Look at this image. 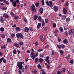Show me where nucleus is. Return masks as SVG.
<instances>
[{
    "label": "nucleus",
    "instance_id": "f257e3e1",
    "mask_svg": "<svg viewBox=\"0 0 74 74\" xmlns=\"http://www.w3.org/2000/svg\"><path fill=\"white\" fill-rule=\"evenodd\" d=\"M23 64H24V62H17V66L18 67L19 70H22V68H23Z\"/></svg>",
    "mask_w": 74,
    "mask_h": 74
},
{
    "label": "nucleus",
    "instance_id": "f03ea898",
    "mask_svg": "<svg viewBox=\"0 0 74 74\" xmlns=\"http://www.w3.org/2000/svg\"><path fill=\"white\" fill-rule=\"evenodd\" d=\"M31 56H30L31 57V58L33 60H34V58H36V56H34L35 54H34V53H33L32 52L30 53Z\"/></svg>",
    "mask_w": 74,
    "mask_h": 74
},
{
    "label": "nucleus",
    "instance_id": "7ed1b4c3",
    "mask_svg": "<svg viewBox=\"0 0 74 74\" xmlns=\"http://www.w3.org/2000/svg\"><path fill=\"white\" fill-rule=\"evenodd\" d=\"M3 16L5 18H9V16L7 13H4L3 15Z\"/></svg>",
    "mask_w": 74,
    "mask_h": 74
},
{
    "label": "nucleus",
    "instance_id": "20e7f679",
    "mask_svg": "<svg viewBox=\"0 0 74 74\" xmlns=\"http://www.w3.org/2000/svg\"><path fill=\"white\" fill-rule=\"evenodd\" d=\"M29 28L27 27H25L24 29V31L25 32H29Z\"/></svg>",
    "mask_w": 74,
    "mask_h": 74
},
{
    "label": "nucleus",
    "instance_id": "39448f33",
    "mask_svg": "<svg viewBox=\"0 0 74 74\" xmlns=\"http://www.w3.org/2000/svg\"><path fill=\"white\" fill-rule=\"evenodd\" d=\"M69 35H70L71 34V33L72 34H74V29H71V30L70 31V32H69Z\"/></svg>",
    "mask_w": 74,
    "mask_h": 74
},
{
    "label": "nucleus",
    "instance_id": "423d86ee",
    "mask_svg": "<svg viewBox=\"0 0 74 74\" xmlns=\"http://www.w3.org/2000/svg\"><path fill=\"white\" fill-rule=\"evenodd\" d=\"M63 42L64 44H67V43H68V40H67V39H66L64 40Z\"/></svg>",
    "mask_w": 74,
    "mask_h": 74
},
{
    "label": "nucleus",
    "instance_id": "0eeeda50",
    "mask_svg": "<svg viewBox=\"0 0 74 74\" xmlns=\"http://www.w3.org/2000/svg\"><path fill=\"white\" fill-rule=\"evenodd\" d=\"M39 12L41 14H42V12H43V8H40L39 10Z\"/></svg>",
    "mask_w": 74,
    "mask_h": 74
},
{
    "label": "nucleus",
    "instance_id": "6e6552de",
    "mask_svg": "<svg viewBox=\"0 0 74 74\" xmlns=\"http://www.w3.org/2000/svg\"><path fill=\"white\" fill-rule=\"evenodd\" d=\"M40 39L42 41H44V38H43V36L42 35H40Z\"/></svg>",
    "mask_w": 74,
    "mask_h": 74
},
{
    "label": "nucleus",
    "instance_id": "1a4fd4ad",
    "mask_svg": "<svg viewBox=\"0 0 74 74\" xmlns=\"http://www.w3.org/2000/svg\"><path fill=\"white\" fill-rule=\"evenodd\" d=\"M7 42H9V43H10L11 42V38H8L7 39Z\"/></svg>",
    "mask_w": 74,
    "mask_h": 74
},
{
    "label": "nucleus",
    "instance_id": "9d476101",
    "mask_svg": "<svg viewBox=\"0 0 74 74\" xmlns=\"http://www.w3.org/2000/svg\"><path fill=\"white\" fill-rule=\"evenodd\" d=\"M49 56H47L45 59V60L46 62H47L48 63H49Z\"/></svg>",
    "mask_w": 74,
    "mask_h": 74
},
{
    "label": "nucleus",
    "instance_id": "9b49d317",
    "mask_svg": "<svg viewBox=\"0 0 74 74\" xmlns=\"http://www.w3.org/2000/svg\"><path fill=\"white\" fill-rule=\"evenodd\" d=\"M35 8L36 7H35V6L34 5V4H33L32 6V11H33V10H34Z\"/></svg>",
    "mask_w": 74,
    "mask_h": 74
},
{
    "label": "nucleus",
    "instance_id": "f8f14e48",
    "mask_svg": "<svg viewBox=\"0 0 74 74\" xmlns=\"http://www.w3.org/2000/svg\"><path fill=\"white\" fill-rule=\"evenodd\" d=\"M21 33H18L16 34V36L17 38H19Z\"/></svg>",
    "mask_w": 74,
    "mask_h": 74
},
{
    "label": "nucleus",
    "instance_id": "ddd939ff",
    "mask_svg": "<svg viewBox=\"0 0 74 74\" xmlns=\"http://www.w3.org/2000/svg\"><path fill=\"white\" fill-rule=\"evenodd\" d=\"M63 12L64 14L65 15H66V14L67 13V10L65 8L64 9H63Z\"/></svg>",
    "mask_w": 74,
    "mask_h": 74
},
{
    "label": "nucleus",
    "instance_id": "4468645a",
    "mask_svg": "<svg viewBox=\"0 0 74 74\" xmlns=\"http://www.w3.org/2000/svg\"><path fill=\"white\" fill-rule=\"evenodd\" d=\"M54 9L56 12H57V11H58V7L56 6H54Z\"/></svg>",
    "mask_w": 74,
    "mask_h": 74
},
{
    "label": "nucleus",
    "instance_id": "2eb2a0df",
    "mask_svg": "<svg viewBox=\"0 0 74 74\" xmlns=\"http://www.w3.org/2000/svg\"><path fill=\"white\" fill-rule=\"evenodd\" d=\"M70 18L69 17H68L66 19V22L67 23H68L69 22H70Z\"/></svg>",
    "mask_w": 74,
    "mask_h": 74
},
{
    "label": "nucleus",
    "instance_id": "dca6fc26",
    "mask_svg": "<svg viewBox=\"0 0 74 74\" xmlns=\"http://www.w3.org/2000/svg\"><path fill=\"white\" fill-rule=\"evenodd\" d=\"M15 29L16 30V31H20L21 29H20V28L18 27H17L15 28Z\"/></svg>",
    "mask_w": 74,
    "mask_h": 74
},
{
    "label": "nucleus",
    "instance_id": "f3484780",
    "mask_svg": "<svg viewBox=\"0 0 74 74\" xmlns=\"http://www.w3.org/2000/svg\"><path fill=\"white\" fill-rule=\"evenodd\" d=\"M41 23H39L37 26V29L39 28V27H41Z\"/></svg>",
    "mask_w": 74,
    "mask_h": 74
},
{
    "label": "nucleus",
    "instance_id": "a211bd4d",
    "mask_svg": "<svg viewBox=\"0 0 74 74\" xmlns=\"http://www.w3.org/2000/svg\"><path fill=\"white\" fill-rule=\"evenodd\" d=\"M50 5L49 7H52L53 6V5H52V1H50L49 2Z\"/></svg>",
    "mask_w": 74,
    "mask_h": 74
},
{
    "label": "nucleus",
    "instance_id": "6ab92c4d",
    "mask_svg": "<svg viewBox=\"0 0 74 74\" xmlns=\"http://www.w3.org/2000/svg\"><path fill=\"white\" fill-rule=\"evenodd\" d=\"M37 18H38V16L36 15H35L34 16V21H35V20H36L37 19Z\"/></svg>",
    "mask_w": 74,
    "mask_h": 74
},
{
    "label": "nucleus",
    "instance_id": "aec40b11",
    "mask_svg": "<svg viewBox=\"0 0 74 74\" xmlns=\"http://www.w3.org/2000/svg\"><path fill=\"white\" fill-rule=\"evenodd\" d=\"M32 72L33 73H35V74H36V73H37V71L36 70H32Z\"/></svg>",
    "mask_w": 74,
    "mask_h": 74
},
{
    "label": "nucleus",
    "instance_id": "412c9836",
    "mask_svg": "<svg viewBox=\"0 0 74 74\" xmlns=\"http://www.w3.org/2000/svg\"><path fill=\"white\" fill-rule=\"evenodd\" d=\"M14 46H15V47H19V44L16 43H14Z\"/></svg>",
    "mask_w": 74,
    "mask_h": 74
},
{
    "label": "nucleus",
    "instance_id": "4be33fe9",
    "mask_svg": "<svg viewBox=\"0 0 74 74\" xmlns=\"http://www.w3.org/2000/svg\"><path fill=\"white\" fill-rule=\"evenodd\" d=\"M14 18L15 19H19V16H14Z\"/></svg>",
    "mask_w": 74,
    "mask_h": 74
},
{
    "label": "nucleus",
    "instance_id": "5701e85b",
    "mask_svg": "<svg viewBox=\"0 0 74 74\" xmlns=\"http://www.w3.org/2000/svg\"><path fill=\"white\" fill-rule=\"evenodd\" d=\"M12 4H13V6H14V7H16V2L14 1L12 3Z\"/></svg>",
    "mask_w": 74,
    "mask_h": 74
},
{
    "label": "nucleus",
    "instance_id": "b1692460",
    "mask_svg": "<svg viewBox=\"0 0 74 74\" xmlns=\"http://www.w3.org/2000/svg\"><path fill=\"white\" fill-rule=\"evenodd\" d=\"M39 4H40L39 3V2H36L35 4L36 7H38L39 6Z\"/></svg>",
    "mask_w": 74,
    "mask_h": 74
},
{
    "label": "nucleus",
    "instance_id": "393cba45",
    "mask_svg": "<svg viewBox=\"0 0 74 74\" xmlns=\"http://www.w3.org/2000/svg\"><path fill=\"white\" fill-rule=\"evenodd\" d=\"M13 54H16V49H14L13 51Z\"/></svg>",
    "mask_w": 74,
    "mask_h": 74
},
{
    "label": "nucleus",
    "instance_id": "a878e982",
    "mask_svg": "<svg viewBox=\"0 0 74 74\" xmlns=\"http://www.w3.org/2000/svg\"><path fill=\"white\" fill-rule=\"evenodd\" d=\"M0 30L1 32H3L4 31V28L2 27L0 29Z\"/></svg>",
    "mask_w": 74,
    "mask_h": 74
},
{
    "label": "nucleus",
    "instance_id": "bb28decb",
    "mask_svg": "<svg viewBox=\"0 0 74 74\" xmlns=\"http://www.w3.org/2000/svg\"><path fill=\"white\" fill-rule=\"evenodd\" d=\"M41 71H42V74H46L45 72V71H44V70L43 69H41Z\"/></svg>",
    "mask_w": 74,
    "mask_h": 74
},
{
    "label": "nucleus",
    "instance_id": "cd10ccee",
    "mask_svg": "<svg viewBox=\"0 0 74 74\" xmlns=\"http://www.w3.org/2000/svg\"><path fill=\"white\" fill-rule=\"evenodd\" d=\"M53 27L54 28H55L56 27V23H53Z\"/></svg>",
    "mask_w": 74,
    "mask_h": 74
},
{
    "label": "nucleus",
    "instance_id": "c85d7f7f",
    "mask_svg": "<svg viewBox=\"0 0 74 74\" xmlns=\"http://www.w3.org/2000/svg\"><path fill=\"white\" fill-rule=\"evenodd\" d=\"M1 38H5V35H4L3 34H1Z\"/></svg>",
    "mask_w": 74,
    "mask_h": 74
},
{
    "label": "nucleus",
    "instance_id": "c756f323",
    "mask_svg": "<svg viewBox=\"0 0 74 74\" xmlns=\"http://www.w3.org/2000/svg\"><path fill=\"white\" fill-rule=\"evenodd\" d=\"M43 60L41 58H40L39 59V61L40 63H42V62L43 61Z\"/></svg>",
    "mask_w": 74,
    "mask_h": 74
},
{
    "label": "nucleus",
    "instance_id": "7c9ffc66",
    "mask_svg": "<svg viewBox=\"0 0 74 74\" xmlns=\"http://www.w3.org/2000/svg\"><path fill=\"white\" fill-rule=\"evenodd\" d=\"M0 21L1 23H3V21H4V20L3 19V18H1L0 19Z\"/></svg>",
    "mask_w": 74,
    "mask_h": 74
},
{
    "label": "nucleus",
    "instance_id": "2f4dec72",
    "mask_svg": "<svg viewBox=\"0 0 74 74\" xmlns=\"http://www.w3.org/2000/svg\"><path fill=\"white\" fill-rule=\"evenodd\" d=\"M23 37H24L23 35L22 34H21H21H20V36L19 38H21L23 39Z\"/></svg>",
    "mask_w": 74,
    "mask_h": 74
},
{
    "label": "nucleus",
    "instance_id": "473e14b6",
    "mask_svg": "<svg viewBox=\"0 0 74 74\" xmlns=\"http://www.w3.org/2000/svg\"><path fill=\"white\" fill-rule=\"evenodd\" d=\"M37 67L38 69H41V65L40 64H38L37 65Z\"/></svg>",
    "mask_w": 74,
    "mask_h": 74
},
{
    "label": "nucleus",
    "instance_id": "72a5a7b5",
    "mask_svg": "<svg viewBox=\"0 0 74 74\" xmlns=\"http://www.w3.org/2000/svg\"><path fill=\"white\" fill-rule=\"evenodd\" d=\"M61 48H62V49L63 48H64L65 47V46H64V45H61Z\"/></svg>",
    "mask_w": 74,
    "mask_h": 74
},
{
    "label": "nucleus",
    "instance_id": "f704fd0d",
    "mask_svg": "<svg viewBox=\"0 0 74 74\" xmlns=\"http://www.w3.org/2000/svg\"><path fill=\"white\" fill-rule=\"evenodd\" d=\"M46 3L47 5H48V6H49L50 4H49V2L48 1H46Z\"/></svg>",
    "mask_w": 74,
    "mask_h": 74
},
{
    "label": "nucleus",
    "instance_id": "c9c22d12",
    "mask_svg": "<svg viewBox=\"0 0 74 74\" xmlns=\"http://www.w3.org/2000/svg\"><path fill=\"white\" fill-rule=\"evenodd\" d=\"M57 47L59 49H61V45H57Z\"/></svg>",
    "mask_w": 74,
    "mask_h": 74
},
{
    "label": "nucleus",
    "instance_id": "e433bc0d",
    "mask_svg": "<svg viewBox=\"0 0 74 74\" xmlns=\"http://www.w3.org/2000/svg\"><path fill=\"white\" fill-rule=\"evenodd\" d=\"M15 36V34H12L10 35V36L11 37H14Z\"/></svg>",
    "mask_w": 74,
    "mask_h": 74
},
{
    "label": "nucleus",
    "instance_id": "4c0bfd02",
    "mask_svg": "<svg viewBox=\"0 0 74 74\" xmlns=\"http://www.w3.org/2000/svg\"><path fill=\"white\" fill-rule=\"evenodd\" d=\"M66 16H63V17L62 18V20H64V19H66Z\"/></svg>",
    "mask_w": 74,
    "mask_h": 74
},
{
    "label": "nucleus",
    "instance_id": "58836bf2",
    "mask_svg": "<svg viewBox=\"0 0 74 74\" xmlns=\"http://www.w3.org/2000/svg\"><path fill=\"white\" fill-rule=\"evenodd\" d=\"M35 63H37L38 62V59L37 58H36L35 60Z\"/></svg>",
    "mask_w": 74,
    "mask_h": 74
},
{
    "label": "nucleus",
    "instance_id": "ea45409f",
    "mask_svg": "<svg viewBox=\"0 0 74 74\" xmlns=\"http://www.w3.org/2000/svg\"><path fill=\"white\" fill-rule=\"evenodd\" d=\"M43 51V49H41L37 50L38 52H41V51Z\"/></svg>",
    "mask_w": 74,
    "mask_h": 74
},
{
    "label": "nucleus",
    "instance_id": "a19ab883",
    "mask_svg": "<svg viewBox=\"0 0 74 74\" xmlns=\"http://www.w3.org/2000/svg\"><path fill=\"white\" fill-rule=\"evenodd\" d=\"M59 30L60 31V32H63V29L62 27H60L59 28Z\"/></svg>",
    "mask_w": 74,
    "mask_h": 74
},
{
    "label": "nucleus",
    "instance_id": "79ce46f5",
    "mask_svg": "<svg viewBox=\"0 0 74 74\" xmlns=\"http://www.w3.org/2000/svg\"><path fill=\"white\" fill-rule=\"evenodd\" d=\"M3 59H4L3 58H1L0 59V63H1L2 62V61H3Z\"/></svg>",
    "mask_w": 74,
    "mask_h": 74
},
{
    "label": "nucleus",
    "instance_id": "37998d69",
    "mask_svg": "<svg viewBox=\"0 0 74 74\" xmlns=\"http://www.w3.org/2000/svg\"><path fill=\"white\" fill-rule=\"evenodd\" d=\"M68 73L69 74H73V72L70 71H68Z\"/></svg>",
    "mask_w": 74,
    "mask_h": 74
},
{
    "label": "nucleus",
    "instance_id": "c03bdc74",
    "mask_svg": "<svg viewBox=\"0 0 74 74\" xmlns=\"http://www.w3.org/2000/svg\"><path fill=\"white\" fill-rule=\"evenodd\" d=\"M49 21V20H48V19L46 18L45 19V23H47Z\"/></svg>",
    "mask_w": 74,
    "mask_h": 74
},
{
    "label": "nucleus",
    "instance_id": "a18cd8bd",
    "mask_svg": "<svg viewBox=\"0 0 74 74\" xmlns=\"http://www.w3.org/2000/svg\"><path fill=\"white\" fill-rule=\"evenodd\" d=\"M73 62H74V61H73V60H71L70 61V63L71 64H73Z\"/></svg>",
    "mask_w": 74,
    "mask_h": 74
},
{
    "label": "nucleus",
    "instance_id": "49530a36",
    "mask_svg": "<svg viewBox=\"0 0 74 74\" xmlns=\"http://www.w3.org/2000/svg\"><path fill=\"white\" fill-rule=\"evenodd\" d=\"M24 21L25 23H27V20L26 18H24Z\"/></svg>",
    "mask_w": 74,
    "mask_h": 74
},
{
    "label": "nucleus",
    "instance_id": "de8ad7c7",
    "mask_svg": "<svg viewBox=\"0 0 74 74\" xmlns=\"http://www.w3.org/2000/svg\"><path fill=\"white\" fill-rule=\"evenodd\" d=\"M45 24V23H44V21L42 22V26H44V25Z\"/></svg>",
    "mask_w": 74,
    "mask_h": 74
},
{
    "label": "nucleus",
    "instance_id": "09e8293b",
    "mask_svg": "<svg viewBox=\"0 0 74 74\" xmlns=\"http://www.w3.org/2000/svg\"><path fill=\"white\" fill-rule=\"evenodd\" d=\"M34 44L35 46H37L38 45V42H35Z\"/></svg>",
    "mask_w": 74,
    "mask_h": 74
},
{
    "label": "nucleus",
    "instance_id": "8fccbe9b",
    "mask_svg": "<svg viewBox=\"0 0 74 74\" xmlns=\"http://www.w3.org/2000/svg\"><path fill=\"white\" fill-rule=\"evenodd\" d=\"M42 5H44V0H42Z\"/></svg>",
    "mask_w": 74,
    "mask_h": 74
},
{
    "label": "nucleus",
    "instance_id": "3c124183",
    "mask_svg": "<svg viewBox=\"0 0 74 74\" xmlns=\"http://www.w3.org/2000/svg\"><path fill=\"white\" fill-rule=\"evenodd\" d=\"M51 55H54V51L52 50L51 51Z\"/></svg>",
    "mask_w": 74,
    "mask_h": 74
},
{
    "label": "nucleus",
    "instance_id": "603ef678",
    "mask_svg": "<svg viewBox=\"0 0 74 74\" xmlns=\"http://www.w3.org/2000/svg\"><path fill=\"white\" fill-rule=\"evenodd\" d=\"M65 5L66 7H67L69 5V3L66 2L65 4Z\"/></svg>",
    "mask_w": 74,
    "mask_h": 74
},
{
    "label": "nucleus",
    "instance_id": "864d4df0",
    "mask_svg": "<svg viewBox=\"0 0 74 74\" xmlns=\"http://www.w3.org/2000/svg\"><path fill=\"white\" fill-rule=\"evenodd\" d=\"M27 53H30V51L29 50H28L27 51Z\"/></svg>",
    "mask_w": 74,
    "mask_h": 74
},
{
    "label": "nucleus",
    "instance_id": "5fc2aeb1",
    "mask_svg": "<svg viewBox=\"0 0 74 74\" xmlns=\"http://www.w3.org/2000/svg\"><path fill=\"white\" fill-rule=\"evenodd\" d=\"M44 30H45V31H47V30H48V28L47 27H45Z\"/></svg>",
    "mask_w": 74,
    "mask_h": 74
},
{
    "label": "nucleus",
    "instance_id": "6e6d98bb",
    "mask_svg": "<svg viewBox=\"0 0 74 74\" xmlns=\"http://www.w3.org/2000/svg\"><path fill=\"white\" fill-rule=\"evenodd\" d=\"M16 26V24L12 26V27L14 28V27H15Z\"/></svg>",
    "mask_w": 74,
    "mask_h": 74
},
{
    "label": "nucleus",
    "instance_id": "4d7b16f0",
    "mask_svg": "<svg viewBox=\"0 0 74 74\" xmlns=\"http://www.w3.org/2000/svg\"><path fill=\"white\" fill-rule=\"evenodd\" d=\"M5 3L6 4H9V2H8L7 1H6L5 2Z\"/></svg>",
    "mask_w": 74,
    "mask_h": 74
},
{
    "label": "nucleus",
    "instance_id": "13d9d810",
    "mask_svg": "<svg viewBox=\"0 0 74 74\" xmlns=\"http://www.w3.org/2000/svg\"><path fill=\"white\" fill-rule=\"evenodd\" d=\"M40 56L41 57V58H43V57L44 56V54H42L40 55Z\"/></svg>",
    "mask_w": 74,
    "mask_h": 74
},
{
    "label": "nucleus",
    "instance_id": "bf43d9fd",
    "mask_svg": "<svg viewBox=\"0 0 74 74\" xmlns=\"http://www.w3.org/2000/svg\"><path fill=\"white\" fill-rule=\"evenodd\" d=\"M17 52L18 54H19V53H20V51H19V50H17Z\"/></svg>",
    "mask_w": 74,
    "mask_h": 74
},
{
    "label": "nucleus",
    "instance_id": "052dcab7",
    "mask_svg": "<svg viewBox=\"0 0 74 74\" xmlns=\"http://www.w3.org/2000/svg\"><path fill=\"white\" fill-rule=\"evenodd\" d=\"M3 62L4 63H5V62H7V61L5 59L3 60Z\"/></svg>",
    "mask_w": 74,
    "mask_h": 74
},
{
    "label": "nucleus",
    "instance_id": "680f3d73",
    "mask_svg": "<svg viewBox=\"0 0 74 74\" xmlns=\"http://www.w3.org/2000/svg\"><path fill=\"white\" fill-rule=\"evenodd\" d=\"M58 30L56 29L55 31V33H58Z\"/></svg>",
    "mask_w": 74,
    "mask_h": 74
},
{
    "label": "nucleus",
    "instance_id": "e2e57ef3",
    "mask_svg": "<svg viewBox=\"0 0 74 74\" xmlns=\"http://www.w3.org/2000/svg\"><path fill=\"white\" fill-rule=\"evenodd\" d=\"M30 50H31V52H34V49H31Z\"/></svg>",
    "mask_w": 74,
    "mask_h": 74
},
{
    "label": "nucleus",
    "instance_id": "0e129e2a",
    "mask_svg": "<svg viewBox=\"0 0 74 74\" xmlns=\"http://www.w3.org/2000/svg\"><path fill=\"white\" fill-rule=\"evenodd\" d=\"M60 53H63V51L62 50L60 51Z\"/></svg>",
    "mask_w": 74,
    "mask_h": 74
},
{
    "label": "nucleus",
    "instance_id": "69168bd1",
    "mask_svg": "<svg viewBox=\"0 0 74 74\" xmlns=\"http://www.w3.org/2000/svg\"><path fill=\"white\" fill-rule=\"evenodd\" d=\"M61 73V72L59 71H58L57 72V74H60Z\"/></svg>",
    "mask_w": 74,
    "mask_h": 74
},
{
    "label": "nucleus",
    "instance_id": "338daca9",
    "mask_svg": "<svg viewBox=\"0 0 74 74\" xmlns=\"http://www.w3.org/2000/svg\"><path fill=\"white\" fill-rule=\"evenodd\" d=\"M41 18V17L40 16H39L38 17V19L39 21L40 20V19Z\"/></svg>",
    "mask_w": 74,
    "mask_h": 74
},
{
    "label": "nucleus",
    "instance_id": "774afa93",
    "mask_svg": "<svg viewBox=\"0 0 74 74\" xmlns=\"http://www.w3.org/2000/svg\"><path fill=\"white\" fill-rule=\"evenodd\" d=\"M23 45V42H20V45Z\"/></svg>",
    "mask_w": 74,
    "mask_h": 74
}]
</instances>
